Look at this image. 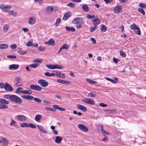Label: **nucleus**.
<instances>
[{
  "instance_id": "nucleus-1",
  "label": "nucleus",
  "mask_w": 146,
  "mask_h": 146,
  "mask_svg": "<svg viewBox=\"0 0 146 146\" xmlns=\"http://www.w3.org/2000/svg\"><path fill=\"white\" fill-rule=\"evenodd\" d=\"M4 97L6 99L9 98L11 100H22L21 98L14 95H4Z\"/></svg>"
},
{
  "instance_id": "nucleus-2",
  "label": "nucleus",
  "mask_w": 146,
  "mask_h": 146,
  "mask_svg": "<svg viewBox=\"0 0 146 146\" xmlns=\"http://www.w3.org/2000/svg\"><path fill=\"white\" fill-rule=\"evenodd\" d=\"M131 29L132 30L134 29V31L138 35H141V31L139 28L136 25L135 23H133L130 26Z\"/></svg>"
},
{
  "instance_id": "nucleus-3",
  "label": "nucleus",
  "mask_w": 146,
  "mask_h": 146,
  "mask_svg": "<svg viewBox=\"0 0 146 146\" xmlns=\"http://www.w3.org/2000/svg\"><path fill=\"white\" fill-rule=\"evenodd\" d=\"M46 66L48 68L50 69H54L56 68L59 69H62L63 67L62 66H59V65L56 64L55 65H52L51 64L46 65Z\"/></svg>"
},
{
  "instance_id": "nucleus-4",
  "label": "nucleus",
  "mask_w": 146,
  "mask_h": 146,
  "mask_svg": "<svg viewBox=\"0 0 146 146\" xmlns=\"http://www.w3.org/2000/svg\"><path fill=\"white\" fill-rule=\"evenodd\" d=\"M38 83L40 84L41 86L43 87H46L49 84L48 82H46L45 80L42 79L38 80Z\"/></svg>"
},
{
  "instance_id": "nucleus-5",
  "label": "nucleus",
  "mask_w": 146,
  "mask_h": 146,
  "mask_svg": "<svg viewBox=\"0 0 146 146\" xmlns=\"http://www.w3.org/2000/svg\"><path fill=\"white\" fill-rule=\"evenodd\" d=\"M0 143H2V146H7L9 144V141L6 138L3 137L1 138Z\"/></svg>"
},
{
  "instance_id": "nucleus-6",
  "label": "nucleus",
  "mask_w": 146,
  "mask_h": 146,
  "mask_svg": "<svg viewBox=\"0 0 146 146\" xmlns=\"http://www.w3.org/2000/svg\"><path fill=\"white\" fill-rule=\"evenodd\" d=\"M22 97L25 99L32 100L34 99L35 100H41V99L39 98H34L33 96L29 95H24L22 96Z\"/></svg>"
},
{
  "instance_id": "nucleus-7",
  "label": "nucleus",
  "mask_w": 146,
  "mask_h": 146,
  "mask_svg": "<svg viewBox=\"0 0 146 146\" xmlns=\"http://www.w3.org/2000/svg\"><path fill=\"white\" fill-rule=\"evenodd\" d=\"M78 126L80 130L83 131L87 132L88 131V127L82 124H78Z\"/></svg>"
},
{
  "instance_id": "nucleus-8",
  "label": "nucleus",
  "mask_w": 146,
  "mask_h": 146,
  "mask_svg": "<svg viewBox=\"0 0 146 146\" xmlns=\"http://www.w3.org/2000/svg\"><path fill=\"white\" fill-rule=\"evenodd\" d=\"M30 88L33 90L39 91L41 90V88L39 86H37L34 84L31 85L30 86Z\"/></svg>"
},
{
  "instance_id": "nucleus-9",
  "label": "nucleus",
  "mask_w": 146,
  "mask_h": 146,
  "mask_svg": "<svg viewBox=\"0 0 146 146\" xmlns=\"http://www.w3.org/2000/svg\"><path fill=\"white\" fill-rule=\"evenodd\" d=\"M5 89L7 91L11 92L13 90V88L11 85L8 83H5Z\"/></svg>"
},
{
  "instance_id": "nucleus-10",
  "label": "nucleus",
  "mask_w": 146,
  "mask_h": 146,
  "mask_svg": "<svg viewBox=\"0 0 146 146\" xmlns=\"http://www.w3.org/2000/svg\"><path fill=\"white\" fill-rule=\"evenodd\" d=\"M16 117L18 120L20 121H25L27 119L26 117L23 115H17Z\"/></svg>"
},
{
  "instance_id": "nucleus-11",
  "label": "nucleus",
  "mask_w": 146,
  "mask_h": 146,
  "mask_svg": "<svg viewBox=\"0 0 146 146\" xmlns=\"http://www.w3.org/2000/svg\"><path fill=\"white\" fill-rule=\"evenodd\" d=\"M121 5H117L114 9V12L115 13H118L120 12H121Z\"/></svg>"
},
{
  "instance_id": "nucleus-12",
  "label": "nucleus",
  "mask_w": 146,
  "mask_h": 146,
  "mask_svg": "<svg viewBox=\"0 0 146 146\" xmlns=\"http://www.w3.org/2000/svg\"><path fill=\"white\" fill-rule=\"evenodd\" d=\"M37 126L40 131L42 133H47V131L45 129V128L43 126L40 125H37Z\"/></svg>"
},
{
  "instance_id": "nucleus-13",
  "label": "nucleus",
  "mask_w": 146,
  "mask_h": 146,
  "mask_svg": "<svg viewBox=\"0 0 146 146\" xmlns=\"http://www.w3.org/2000/svg\"><path fill=\"white\" fill-rule=\"evenodd\" d=\"M71 15V13L70 12H66L64 15V16L63 18V20L64 21H66L69 18Z\"/></svg>"
},
{
  "instance_id": "nucleus-14",
  "label": "nucleus",
  "mask_w": 146,
  "mask_h": 146,
  "mask_svg": "<svg viewBox=\"0 0 146 146\" xmlns=\"http://www.w3.org/2000/svg\"><path fill=\"white\" fill-rule=\"evenodd\" d=\"M19 67L18 64H13L10 65L9 67V69L11 70H13L18 69Z\"/></svg>"
},
{
  "instance_id": "nucleus-15",
  "label": "nucleus",
  "mask_w": 146,
  "mask_h": 146,
  "mask_svg": "<svg viewBox=\"0 0 146 146\" xmlns=\"http://www.w3.org/2000/svg\"><path fill=\"white\" fill-rule=\"evenodd\" d=\"M76 107L78 109L84 112H85L87 111V110L86 108L82 105L78 104Z\"/></svg>"
},
{
  "instance_id": "nucleus-16",
  "label": "nucleus",
  "mask_w": 146,
  "mask_h": 146,
  "mask_svg": "<svg viewBox=\"0 0 146 146\" xmlns=\"http://www.w3.org/2000/svg\"><path fill=\"white\" fill-rule=\"evenodd\" d=\"M44 43L45 44H48L49 45L51 46H54L55 44V42L52 38L50 39L48 41L45 42Z\"/></svg>"
},
{
  "instance_id": "nucleus-17",
  "label": "nucleus",
  "mask_w": 146,
  "mask_h": 146,
  "mask_svg": "<svg viewBox=\"0 0 146 146\" xmlns=\"http://www.w3.org/2000/svg\"><path fill=\"white\" fill-rule=\"evenodd\" d=\"M36 22V20L35 19L32 17H30L29 20V23L30 25H33Z\"/></svg>"
},
{
  "instance_id": "nucleus-18",
  "label": "nucleus",
  "mask_w": 146,
  "mask_h": 146,
  "mask_svg": "<svg viewBox=\"0 0 146 146\" xmlns=\"http://www.w3.org/2000/svg\"><path fill=\"white\" fill-rule=\"evenodd\" d=\"M0 8L2 9L8 10L11 9V7L10 6H4L3 5L1 4L0 5Z\"/></svg>"
},
{
  "instance_id": "nucleus-19",
  "label": "nucleus",
  "mask_w": 146,
  "mask_h": 146,
  "mask_svg": "<svg viewBox=\"0 0 146 146\" xmlns=\"http://www.w3.org/2000/svg\"><path fill=\"white\" fill-rule=\"evenodd\" d=\"M53 107L54 109H58L60 111H64L65 110L64 108L60 107L56 105H54L53 106Z\"/></svg>"
},
{
  "instance_id": "nucleus-20",
  "label": "nucleus",
  "mask_w": 146,
  "mask_h": 146,
  "mask_svg": "<svg viewBox=\"0 0 146 146\" xmlns=\"http://www.w3.org/2000/svg\"><path fill=\"white\" fill-rule=\"evenodd\" d=\"M66 30L68 31L74 32L75 31V29L73 27H70L69 26H66L65 27Z\"/></svg>"
},
{
  "instance_id": "nucleus-21",
  "label": "nucleus",
  "mask_w": 146,
  "mask_h": 146,
  "mask_svg": "<svg viewBox=\"0 0 146 146\" xmlns=\"http://www.w3.org/2000/svg\"><path fill=\"white\" fill-rule=\"evenodd\" d=\"M92 21L94 23V24H96V25H99L100 23V21L98 18L96 17L95 19L92 20Z\"/></svg>"
},
{
  "instance_id": "nucleus-22",
  "label": "nucleus",
  "mask_w": 146,
  "mask_h": 146,
  "mask_svg": "<svg viewBox=\"0 0 146 146\" xmlns=\"http://www.w3.org/2000/svg\"><path fill=\"white\" fill-rule=\"evenodd\" d=\"M8 47V45L6 44H0V50L5 49Z\"/></svg>"
},
{
  "instance_id": "nucleus-23",
  "label": "nucleus",
  "mask_w": 146,
  "mask_h": 146,
  "mask_svg": "<svg viewBox=\"0 0 146 146\" xmlns=\"http://www.w3.org/2000/svg\"><path fill=\"white\" fill-rule=\"evenodd\" d=\"M53 9V7H48L46 8V10L47 11V14H49L51 13Z\"/></svg>"
},
{
  "instance_id": "nucleus-24",
  "label": "nucleus",
  "mask_w": 146,
  "mask_h": 146,
  "mask_svg": "<svg viewBox=\"0 0 146 146\" xmlns=\"http://www.w3.org/2000/svg\"><path fill=\"white\" fill-rule=\"evenodd\" d=\"M82 8L83 10L85 12L88 11L89 10V8L86 4L82 6Z\"/></svg>"
},
{
  "instance_id": "nucleus-25",
  "label": "nucleus",
  "mask_w": 146,
  "mask_h": 146,
  "mask_svg": "<svg viewBox=\"0 0 146 146\" xmlns=\"http://www.w3.org/2000/svg\"><path fill=\"white\" fill-rule=\"evenodd\" d=\"M56 74L54 73H50L49 72H46L44 74V75L48 77L53 76L55 75Z\"/></svg>"
},
{
  "instance_id": "nucleus-26",
  "label": "nucleus",
  "mask_w": 146,
  "mask_h": 146,
  "mask_svg": "<svg viewBox=\"0 0 146 146\" xmlns=\"http://www.w3.org/2000/svg\"><path fill=\"white\" fill-rule=\"evenodd\" d=\"M62 140V138L60 136H57L56 138L55 141L56 143H59L61 142Z\"/></svg>"
},
{
  "instance_id": "nucleus-27",
  "label": "nucleus",
  "mask_w": 146,
  "mask_h": 146,
  "mask_svg": "<svg viewBox=\"0 0 146 146\" xmlns=\"http://www.w3.org/2000/svg\"><path fill=\"white\" fill-rule=\"evenodd\" d=\"M86 80V81L88 82H89V83L90 84H97L98 83V82H97L94 81L92 80L89 78H87Z\"/></svg>"
},
{
  "instance_id": "nucleus-28",
  "label": "nucleus",
  "mask_w": 146,
  "mask_h": 146,
  "mask_svg": "<svg viewBox=\"0 0 146 146\" xmlns=\"http://www.w3.org/2000/svg\"><path fill=\"white\" fill-rule=\"evenodd\" d=\"M0 109H5L8 108L7 106L4 104L3 103H0Z\"/></svg>"
},
{
  "instance_id": "nucleus-29",
  "label": "nucleus",
  "mask_w": 146,
  "mask_h": 146,
  "mask_svg": "<svg viewBox=\"0 0 146 146\" xmlns=\"http://www.w3.org/2000/svg\"><path fill=\"white\" fill-rule=\"evenodd\" d=\"M9 25L7 24H5L3 26L4 31L7 32L9 30Z\"/></svg>"
},
{
  "instance_id": "nucleus-30",
  "label": "nucleus",
  "mask_w": 146,
  "mask_h": 146,
  "mask_svg": "<svg viewBox=\"0 0 146 146\" xmlns=\"http://www.w3.org/2000/svg\"><path fill=\"white\" fill-rule=\"evenodd\" d=\"M42 117V116L40 115H36L35 117V120L38 122Z\"/></svg>"
},
{
  "instance_id": "nucleus-31",
  "label": "nucleus",
  "mask_w": 146,
  "mask_h": 146,
  "mask_svg": "<svg viewBox=\"0 0 146 146\" xmlns=\"http://www.w3.org/2000/svg\"><path fill=\"white\" fill-rule=\"evenodd\" d=\"M94 27H92L90 28V31L91 32H92L93 31L97 29L98 28V25H96V24H94Z\"/></svg>"
},
{
  "instance_id": "nucleus-32",
  "label": "nucleus",
  "mask_w": 146,
  "mask_h": 146,
  "mask_svg": "<svg viewBox=\"0 0 146 146\" xmlns=\"http://www.w3.org/2000/svg\"><path fill=\"white\" fill-rule=\"evenodd\" d=\"M61 21V19L60 18H58L56 19V22L55 23V25L56 27H58L59 24L60 23Z\"/></svg>"
},
{
  "instance_id": "nucleus-33",
  "label": "nucleus",
  "mask_w": 146,
  "mask_h": 146,
  "mask_svg": "<svg viewBox=\"0 0 146 146\" xmlns=\"http://www.w3.org/2000/svg\"><path fill=\"white\" fill-rule=\"evenodd\" d=\"M23 90V88H22L19 87L16 90L15 92L16 93H21L22 92V90Z\"/></svg>"
},
{
  "instance_id": "nucleus-34",
  "label": "nucleus",
  "mask_w": 146,
  "mask_h": 146,
  "mask_svg": "<svg viewBox=\"0 0 146 146\" xmlns=\"http://www.w3.org/2000/svg\"><path fill=\"white\" fill-rule=\"evenodd\" d=\"M62 48L65 50H67L69 48V46L66 44H65L62 46Z\"/></svg>"
},
{
  "instance_id": "nucleus-35",
  "label": "nucleus",
  "mask_w": 146,
  "mask_h": 146,
  "mask_svg": "<svg viewBox=\"0 0 146 146\" xmlns=\"http://www.w3.org/2000/svg\"><path fill=\"white\" fill-rule=\"evenodd\" d=\"M39 65V64H38L36 63L29 65V66L31 68H36Z\"/></svg>"
},
{
  "instance_id": "nucleus-36",
  "label": "nucleus",
  "mask_w": 146,
  "mask_h": 146,
  "mask_svg": "<svg viewBox=\"0 0 146 146\" xmlns=\"http://www.w3.org/2000/svg\"><path fill=\"white\" fill-rule=\"evenodd\" d=\"M79 19H80V18H75L73 21L72 23L75 24L79 22Z\"/></svg>"
},
{
  "instance_id": "nucleus-37",
  "label": "nucleus",
  "mask_w": 146,
  "mask_h": 146,
  "mask_svg": "<svg viewBox=\"0 0 146 146\" xmlns=\"http://www.w3.org/2000/svg\"><path fill=\"white\" fill-rule=\"evenodd\" d=\"M28 126V127H30L34 129H35L36 127V125L35 124L33 123H29Z\"/></svg>"
},
{
  "instance_id": "nucleus-38",
  "label": "nucleus",
  "mask_w": 146,
  "mask_h": 146,
  "mask_svg": "<svg viewBox=\"0 0 146 146\" xmlns=\"http://www.w3.org/2000/svg\"><path fill=\"white\" fill-rule=\"evenodd\" d=\"M46 49L45 47H42V46H40L38 47V50L40 51H44Z\"/></svg>"
},
{
  "instance_id": "nucleus-39",
  "label": "nucleus",
  "mask_w": 146,
  "mask_h": 146,
  "mask_svg": "<svg viewBox=\"0 0 146 146\" xmlns=\"http://www.w3.org/2000/svg\"><path fill=\"white\" fill-rule=\"evenodd\" d=\"M107 29L106 27L104 25H102V27L101 30L103 32L106 31Z\"/></svg>"
},
{
  "instance_id": "nucleus-40",
  "label": "nucleus",
  "mask_w": 146,
  "mask_h": 146,
  "mask_svg": "<svg viewBox=\"0 0 146 146\" xmlns=\"http://www.w3.org/2000/svg\"><path fill=\"white\" fill-rule=\"evenodd\" d=\"M18 52L21 55H23L27 53V51L25 50H20L18 51Z\"/></svg>"
},
{
  "instance_id": "nucleus-41",
  "label": "nucleus",
  "mask_w": 146,
  "mask_h": 146,
  "mask_svg": "<svg viewBox=\"0 0 146 146\" xmlns=\"http://www.w3.org/2000/svg\"><path fill=\"white\" fill-rule=\"evenodd\" d=\"M28 124L29 123H21V126L23 127H28Z\"/></svg>"
},
{
  "instance_id": "nucleus-42",
  "label": "nucleus",
  "mask_w": 146,
  "mask_h": 146,
  "mask_svg": "<svg viewBox=\"0 0 146 146\" xmlns=\"http://www.w3.org/2000/svg\"><path fill=\"white\" fill-rule=\"evenodd\" d=\"M120 55L123 57H125L126 56L125 53L121 50L120 51Z\"/></svg>"
},
{
  "instance_id": "nucleus-43",
  "label": "nucleus",
  "mask_w": 146,
  "mask_h": 146,
  "mask_svg": "<svg viewBox=\"0 0 146 146\" xmlns=\"http://www.w3.org/2000/svg\"><path fill=\"white\" fill-rule=\"evenodd\" d=\"M138 11L139 12H141V13H142L143 14V15H145V11L142 8H139L138 9Z\"/></svg>"
},
{
  "instance_id": "nucleus-44",
  "label": "nucleus",
  "mask_w": 146,
  "mask_h": 146,
  "mask_svg": "<svg viewBox=\"0 0 146 146\" xmlns=\"http://www.w3.org/2000/svg\"><path fill=\"white\" fill-rule=\"evenodd\" d=\"M42 61V60L41 59L37 58L33 60V62H34L41 63Z\"/></svg>"
},
{
  "instance_id": "nucleus-45",
  "label": "nucleus",
  "mask_w": 146,
  "mask_h": 146,
  "mask_svg": "<svg viewBox=\"0 0 146 146\" xmlns=\"http://www.w3.org/2000/svg\"><path fill=\"white\" fill-rule=\"evenodd\" d=\"M59 77L64 78H65V76L64 73L59 72Z\"/></svg>"
},
{
  "instance_id": "nucleus-46",
  "label": "nucleus",
  "mask_w": 146,
  "mask_h": 146,
  "mask_svg": "<svg viewBox=\"0 0 146 146\" xmlns=\"http://www.w3.org/2000/svg\"><path fill=\"white\" fill-rule=\"evenodd\" d=\"M105 111L107 112L108 113H114L115 112V111L114 110H106Z\"/></svg>"
},
{
  "instance_id": "nucleus-47",
  "label": "nucleus",
  "mask_w": 146,
  "mask_h": 146,
  "mask_svg": "<svg viewBox=\"0 0 146 146\" xmlns=\"http://www.w3.org/2000/svg\"><path fill=\"white\" fill-rule=\"evenodd\" d=\"M85 103L88 104H89L91 105H93L94 103V101H84Z\"/></svg>"
},
{
  "instance_id": "nucleus-48",
  "label": "nucleus",
  "mask_w": 146,
  "mask_h": 146,
  "mask_svg": "<svg viewBox=\"0 0 146 146\" xmlns=\"http://www.w3.org/2000/svg\"><path fill=\"white\" fill-rule=\"evenodd\" d=\"M75 4L72 3H70L67 5V6H69L71 7H73L75 6Z\"/></svg>"
},
{
  "instance_id": "nucleus-49",
  "label": "nucleus",
  "mask_w": 146,
  "mask_h": 146,
  "mask_svg": "<svg viewBox=\"0 0 146 146\" xmlns=\"http://www.w3.org/2000/svg\"><path fill=\"white\" fill-rule=\"evenodd\" d=\"M16 123V122L15 121H14L13 119H11V122L10 124V126H14V125Z\"/></svg>"
},
{
  "instance_id": "nucleus-50",
  "label": "nucleus",
  "mask_w": 146,
  "mask_h": 146,
  "mask_svg": "<svg viewBox=\"0 0 146 146\" xmlns=\"http://www.w3.org/2000/svg\"><path fill=\"white\" fill-rule=\"evenodd\" d=\"M45 108L46 109V110H48L49 111H54L53 108H50L48 107H45Z\"/></svg>"
},
{
  "instance_id": "nucleus-51",
  "label": "nucleus",
  "mask_w": 146,
  "mask_h": 146,
  "mask_svg": "<svg viewBox=\"0 0 146 146\" xmlns=\"http://www.w3.org/2000/svg\"><path fill=\"white\" fill-rule=\"evenodd\" d=\"M7 57L11 58H17V56L16 55H8L7 56Z\"/></svg>"
},
{
  "instance_id": "nucleus-52",
  "label": "nucleus",
  "mask_w": 146,
  "mask_h": 146,
  "mask_svg": "<svg viewBox=\"0 0 146 146\" xmlns=\"http://www.w3.org/2000/svg\"><path fill=\"white\" fill-rule=\"evenodd\" d=\"M70 83V81L68 80H63V82H62V84H69Z\"/></svg>"
},
{
  "instance_id": "nucleus-53",
  "label": "nucleus",
  "mask_w": 146,
  "mask_h": 146,
  "mask_svg": "<svg viewBox=\"0 0 146 146\" xmlns=\"http://www.w3.org/2000/svg\"><path fill=\"white\" fill-rule=\"evenodd\" d=\"M5 84H4L3 82L0 83V88L1 89H3L5 88Z\"/></svg>"
},
{
  "instance_id": "nucleus-54",
  "label": "nucleus",
  "mask_w": 146,
  "mask_h": 146,
  "mask_svg": "<svg viewBox=\"0 0 146 146\" xmlns=\"http://www.w3.org/2000/svg\"><path fill=\"white\" fill-rule=\"evenodd\" d=\"M139 6L140 7L143 8H145L146 7V5L144 4L143 3H141L139 4Z\"/></svg>"
},
{
  "instance_id": "nucleus-55",
  "label": "nucleus",
  "mask_w": 146,
  "mask_h": 146,
  "mask_svg": "<svg viewBox=\"0 0 146 146\" xmlns=\"http://www.w3.org/2000/svg\"><path fill=\"white\" fill-rule=\"evenodd\" d=\"M76 27L77 29L80 28L82 27L81 24L79 22L77 23L76 24Z\"/></svg>"
},
{
  "instance_id": "nucleus-56",
  "label": "nucleus",
  "mask_w": 146,
  "mask_h": 146,
  "mask_svg": "<svg viewBox=\"0 0 146 146\" xmlns=\"http://www.w3.org/2000/svg\"><path fill=\"white\" fill-rule=\"evenodd\" d=\"M79 23L81 24H84V21H83L82 18H80V19L79 20Z\"/></svg>"
},
{
  "instance_id": "nucleus-57",
  "label": "nucleus",
  "mask_w": 146,
  "mask_h": 146,
  "mask_svg": "<svg viewBox=\"0 0 146 146\" xmlns=\"http://www.w3.org/2000/svg\"><path fill=\"white\" fill-rule=\"evenodd\" d=\"M20 78L19 77H17L15 79V82L17 84H18L19 82V80Z\"/></svg>"
},
{
  "instance_id": "nucleus-58",
  "label": "nucleus",
  "mask_w": 146,
  "mask_h": 146,
  "mask_svg": "<svg viewBox=\"0 0 146 146\" xmlns=\"http://www.w3.org/2000/svg\"><path fill=\"white\" fill-rule=\"evenodd\" d=\"M33 44L30 41H28L27 43V46H31Z\"/></svg>"
},
{
  "instance_id": "nucleus-59",
  "label": "nucleus",
  "mask_w": 146,
  "mask_h": 146,
  "mask_svg": "<svg viewBox=\"0 0 146 146\" xmlns=\"http://www.w3.org/2000/svg\"><path fill=\"white\" fill-rule=\"evenodd\" d=\"M10 47L11 48L13 49H15L17 47V46L15 44H13L12 45H11L10 46Z\"/></svg>"
},
{
  "instance_id": "nucleus-60",
  "label": "nucleus",
  "mask_w": 146,
  "mask_h": 146,
  "mask_svg": "<svg viewBox=\"0 0 146 146\" xmlns=\"http://www.w3.org/2000/svg\"><path fill=\"white\" fill-rule=\"evenodd\" d=\"M4 12H9L10 15H13V11L12 10L11 11H4Z\"/></svg>"
},
{
  "instance_id": "nucleus-61",
  "label": "nucleus",
  "mask_w": 146,
  "mask_h": 146,
  "mask_svg": "<svg viewBox=\"0 0 146 146\" xmlns=\"http://www.w3.org/2000/svg\"><path fill=\"white\" fill-rule=\"evenodd\" d=\"M100 106L102 107H106L107 106L106 104L103 103H100Z\"/></svg>"
},
{
  "instance_id": "nucleus-62",
  "label": "nucleus",
  "mask_w": 146,
  "mask_h": 146,
  "mask_svg": "<svg viewBox=\"0 0 146 146\" xmlns=\"http://www.w3.org/2000/svg\"><path fill=\"white\" fill-rule=\"evenodd\" d=\"M52 132L54 135H57L58 134V131L56 130H54L52 131Z\"/></svg>"
},
{
  "instance_id": "nucleus-63",
  "label": "nucleus",
  "mask_w": 146,
  "mask_h": 146,
  "mask_svg": "<svg viewBox=\"0 0 146 146\" xmlns=\"http://www.w3.org/2000/svg\"><path fill=\"white\" fill-rule=\"evenodd\" d=\"M104 1L107 3H108L112 1L113 0H104Z\"/></svg>"
},
{
  "instance_id": "nucleus-64",
  "label": "nucleus",
  "mask_w": 146,
  "mask_h": 146,
  "mask_svg": "<svg viewBox=\"0 0 146 146\" xmlns=\"http://www.w3.org/2000/svg\"><path fill=\"white\" fill-rule=\"evenodd\" d=\"M91 40L94 44H96V41L94 38H91Z\"/></svg>"
}]
</instances>
